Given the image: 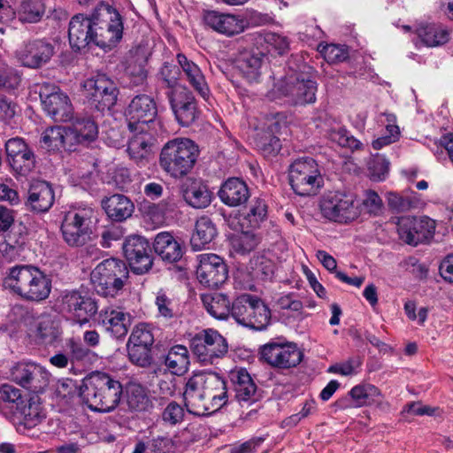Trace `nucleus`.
I'll return each mask as SVG.
<instances>
[{"instance_id": "1", "label": "nucleus", "mask_w": 453, "mask_h": 453, "mask_svg": "<svg viewBox=\"0 0 453 453\" xmlns=\"http://www.w3.org/2000/svg\"><path fill=\"white\" fill-rule=\"evenodd\" d=\"M183 397L189 413L196 416L210 415L227 403L226 383L214 372L195 373L186 383Z\"/></svg>"}, {"instance_id": "2", "label": "nucleus", "mask_w": 453, "mask_h": 453, "mask_svg": "<svg viewBox=\"0 0 453 453\" xmlns=\"http://www.w3.org/2000/svg\"><path fill=\"white\" fill-rule=\"evenodd\" d=\"M123 394L122 384L109 373L93 372L81 384L79 397L91 411L111 412L119 404Z\"/></svg>"}, {"instance_id": "3", "label": "nucleus", "mask_w": 453, "mask_h": 453, "mask_svg": "<svg viewBox=\"0 0 453 453\" xmlns=\"http://www.w3.org/2000/svg\"><path fill=\"white\" fill-rule=\"evenodd\" d=\"M3 286L24 300L40 302L49 297L51 279L36 266L19 265L8 270Z\"/></svg>"}, {"instance_id": "4", "label": "nucleus", "mask_w": 453, "mask_h": 453, "mask_svg": "<svg viewBox=\"0 0 453 453\" xmlns=\"http://www.w3.org/2000/svg\"><path fill=\"white\" fill-rule=\"evenodd\" d=\"M198 156V146L192 140L174 138L163 146L159 165L172 178L180 179L191 172Z\"/></svg>"}, {"instance_id": "5", "label": "nucleus", "mask_w": 453, "mask_h": 453, "mask_svg": "<svg viewBox=\"0 0 453 453\" xmlns=\"http://www.w3.org/2000/svg\"><path fill=\"white\" fill-rule=\"evenodd\" d=\"M121 15L111 5L101 4L94 10V44L111 50L123 36Z\"/></svg>"}, {"instance_id": "6", "label": "nucleus", "mask_w": 453, "mask_h": 453, "mask_svg": "<svg viewBox=\"0 0 453 453\" xmlns=\"http://www.w3.org/2000/svg\"><path fill=\"white\" fill-rule=\"evenodd\" d=\"M231 317L242 326L263 331L271 322V311L259 297L243 294L233 302Z\"/></svg>"}, {"instance_id": "7", "label": "nucleus", "mask_w": 453, "mask_h": 453, "mask_svg": "<svg viewBox=\"0 0 453 453\" xmlns=\"http://www.w3.org/2000/svg\"><path fill=\"white\" fill-rule=\"evenodd\" d=\"M128 277L126 264L116 258H108L99 263L90 274L95 291L104 297H114L123 288Z\"/></svg>"}, {"instance_id": "8", "label": "nucleus", "mask_w": 453, "mask_h": 453, "mask_svg": "<svg viewBox=\"0 0 453 453\" xmlns=\"http://www.w3.org/2000/svg\"><path fill=\"white\" fill-rule=\"evenodd\" d=\"M289 183L301 196L316 195L324 185V179L316 160L310 157L296 159L288 169Z\"/></svg>"}, {"instance_id": "9", "label": "nucleus", "mask_w": 453, "mask_h": 453, "mask_svg": "<svg viewBox=\"0 0 453 453\" xmlns=\"http://www.w3.org/2000/svg\"><path fill=\"white\" fill-rule=\"evenodd\" d=\"M319 206L324 218L339 223L353 221L361 212L355 196L342 191L324 194Z\"/></svg>"}, {"instance_id": "10", "label": "nucleus", "mask_w": 453, "mask_h": 453, "mask_svg": "<svg viewBox=\"0 0 453 453\" xmlns=\"http://www.w3.org/2000/svg\"><path fill=\"white\" fill-rule=\"evenodd\" d=\"M81 88L88 104L99 111L110 110L117 102V87L105 74H97L87 79L81 84Z\"/></svg>"}, {"instance_id": "11", "label": "nucleus", "mask_w": 453, "mask_h": 453, "mask_svg": "<svg viewBox=\"0 0 453 453\" xmlns=\"http://www.w3.org/2000/svg\"><path fill=\"white\" fill-rule=\"evenodd\" d=\"M190 348L201 363L211 365L227 353L228 344L217 330L207 328L192 337Z\"/></svg>"}, {"instance_id": "12", "label": "nucleus", "mask_w": 453, "mask_h": 453, "mask_svg": "<svg viewBox=\"0 0 453 453\" xmlns=\"http://www.w3.org/2000/svg\"><path fill=\"white\" fill-rule=\"evenodd\" d=\"M98 135V126L91 117L79 116L67 124L58 125V140L67 150L84 142H91Z\"/></svg>"}, {"instance_id": "13", "label": "nucleus", "mask_w": 453, "mask_h": 453, "mask_svg": "<svg viewBox=\"0 0 453 453\" xmlns=\"http://www.w3.org/2000/svg\"><path fill=\"white\" fill-rule=\"evenodd\" d=\"M97 310L96 302L79 290H66L61 294L58 312L80 326L88 323L89 318L96 315Z\"/></svg>"}, {"instance_id": "14", "label": "nucleus", "mask_w": 453, "mask_h": 453, "mask_svg": "<svg viewBox=\"0 0 453 453\" xmlns=\"http://www.w3.org/2000/svg\"><path fill=\"white\" fill-rule=\"evenodd\" d=\"M126 115L129 130L143 132L148 128H163L160 120L156 119V104L150 96L139 95L133 98Z\"/></svg>"}, {"instance_id": "15", "label": "nucleus", "mask_w": 453, "mask_h": 453, "mask_svg": "<svg viewBox=\"0 0 453 453\" xmlns=\"http://www.w3.org/2000/svg\"><path fill=\"white\" fill-rule=\"evenodd\" d=\"M94 211L90 208L68 211L63 219L61 231L65 241L71 246L85 243L91 234Z\"/></svg>"}, {"instance_id": "16", "label": "nucleus", "mask_w": 453, "mask_h": 453, "mask_svg": "<svg viewBox=\"0 0 453 453\" xmlns=\"http://www.w3.org/2000/svg\"><path fill=\"white\" fill-rule=\"evenodd\" d=\"M276 88L293 104H312L316 101L317 83L307 75H288Z\"/></svg>"}, {"instance_id": "17", "label": "nucleus", "mask_w": 453, "mask_h": 453, "mask_svg": "<svg viewBox=\"0 0 453 453\" xmlns=\"http://www.w3.org/2000/svg\"><path fill=\"white\" fill-rule=\"evenodd\" d=\"M436 224L427 216H405L398 219L397 232L405 243L417 246L434 236Z\"/></svg>"}, {"instance_id": "18", "label": "nucleus", "mask_w": 453, "mask_h": 453, "mask_svg": "<svg viewBox=\"0 0 453 453\" xmlns=\"http://www.w3.org/2000/svg\"><path fill=\"white\" fill-rule=\"evenodd\" d=\"M154 343V335L150 325L140 323L136 325L128 339L127 351L132 363L145 367L151 361V347Z\"/></svg>"}, {"instance_id": "19", "label": "nucleus", "mask_w": 453, "mask_h": 453, "mask_svg": "<svg viewBox=\"0 0 453 453\" xmlns=\"http://www.w3.org/2000/svg\"><path fill=\"white\" fill-rule=\"evenodd\" d=\"M12 380L31 393H42L50 383V372L35 363H19L11 372Z\"/></svg>"}, {"instance_id": "20", "label": "nucleus", "mask_w": 453, "mask_h": 453, "mask_svg": "<svg viewBox=\"0 0 453 453\" xmlns=\"http://www.w3.org/2000/svg\"><path fill=\"white\" fill-rule=\"evenodd\" d=\"M203 20L205 26L214 32L228 37L242 33L250 25L244 14L222 12L216 10L204 11Z\"/></svg>"}, {"instance_id": "21", "label": "nucleus", "mask_w": 453, "mask_h": 453, "mask_svg": "<svg viewBox=\"0 0 453 453\" xmlns=\"http://www.w3.org/2000/svg\"><path fill=\"white\" fill-rule=\"evenodd\" d=\"M5 151L9 165L16 174L27 176L35 168V154L23 138L7 140Z\"/></svg>"}, {"instance_id": "22", "label": "nucleus", "mask_w": 453, "mask_h": 453, "mask_svg": "<svg viewBox=\"0 0 453 453\" xmlns=\"http://www.w3.org/2000/svg\"><path fill=\"white\" fill-rule=\"evenodd\" d=\"M261 357L270 365L277 368H290L299 365L303 358L296 344L269 342L261 349Z\"/></svg>"}, {"instance_id": "23", "label": "nucleus", "mask_w": 453, "mask_h": 453, "mask_svg": "<svg viewBox=\"0 0 453 453\" xmlns=\"http://www.w3.org/2000/svg\"><path fill=\"white\" fill-rule=\"evenodd\" d=\"M123 252L134 273L143 274L151 269V250L143 237L134 235L127 238L123 243Z\"/></svg>"}, {"instance_id": "24", "label": "nucleus", "mask_w": 453, "mask_h": 453, "mask_svg": "<svg viewBox=\"0 0 453 453\" xmlns=\"http://www.w3.org/2000/svg\"><path fill=\"white\" fill-rule=\"evenodd\" d=\"M196 268V278L204 287L219 288L227 279V268L223 259L216 254H201Z\"/></svg>"}, {"instance_id": "25", "label": "nucleus", "mask_w": 453, "mask_h": 453, "mask_svg": "<svg viewBox=\"0 0 453 453\" xmlns=\"http://www.w3.org/2000/svg\"><path fill=\"white\" fill-rule=\"evenodd\" d=\"M96 313L97 325L112 337L120 339L127 334L131 326V315L122 307L111 304Z\"/></svg>"}, {"instance_id": "26", "label": "nucleus", "mask_w": 453, "mask_h": 453, "mask_svg": "<svg viewBox=\"0 0 453 453\" xmlns=\"http://www.w3.org/2000/svg\"><path fill=\"white\" fill-rule=\"evenodd\" d=\"M22 325L30 338H33L38 344L50 345L57 339V320L56 317L45 314L39 319L27 312L22 317Z\"/></svg>"}, {"instance_id": "27", "label": "nucleus", "mask_w": 453, "mask_h": 453, "mask_svg": "<svg viewBox=\"0 0 453 453\" xmlns=\"http://www.w3.org/2000/svg\"><path fill=\"white\" fill-rule=\"evenodd\" d=\"M133 136L130 138L127 145V152L132 160L138 165H145L152 154V147L156 136L162 132V128H148L143 132L130 130Z\"/></svg>"}, {"instance_id": "28", "label": "nucleus", "mask_w": 453, "mask_h": 453, "mask_svg": "<svg viewBox=\"0 0 453 453\" xmlns=\"http://www.w3.org/2000/svg\"><path fill=\"white\" fill-rule=\"evenodd\" d=\"M94 12L88 17L79 13L74 15L68 28V37L71 47L79 50L90 43L94 44Z\"/></svg>"}, {"instance_id": "29", "label": "nucleus", "mask_w": 453, "mask_h": 453, "mask_svg": "<svg viewBox=\"0 0 453 453\" xmlns=\"http://www.w3.org/2000/svg\"><path fill=\"white\" fill-rule=\"evenodd\" d=\"M54 53V48L42 41L25 43L16 50L18 61L28 68H39L47 63Z\"/></svg>"}, {"instance_id": "30", "label": "nucleus", "mask_w": 453, "mask_h": 453, "mask_svg": "<svg viewBox=\"0 0 453 453\" xmlns=\"http://www.w3.org/2000/svg\"><path fill=\"white\" fill-rule=\"evenodd\" d=\"M27 195L26 205L34 211H48L54 203V189L45 180H34L29 186Z\"/></svg>"}, {"instance_id": "31", "label": "nucleus", "mask_w": 453, "mask_h": 453, "mask_svg": "<svg viewBox=\"0 0 453 453\" xmlns=\"http://www.w3.org/2000/svg\"><path fill=\"white\" fill-rule=\"evenodd\" d=\"M230 380L234 385L235 397L239 403L248 406L257 401V386L247 370L238 368L230 372Z\"/></svg>"}, {"instance_id": "32", "label": "nucleus", "mask_w": 453, "mask_h": 453, "mask_svg": "<svg viewBox=\"0 0 453 453\" xmlns=\"http://www.w3.org/2000/svg\"><path fill=\"white\" fill-rule=\"evenodd\" d=\"M177 62L180 66L186 81L202 97L206 98L210 88L201 68L183 53H178Z\"/></svg>"}, {"instance_id": "33", "label": "nucleus", "mask_w": 453, "mask_h": 453, "mask_svg": "<svg viewBox=\"0 0 453 453\" xmlns=\"http://www.w3.org/2000/svg\"><path fill=\"white\" fill-rule=\"evenodd\" d=\"M170 103L178 122L183 127H188L197 118V107L194 96L184 92L178 97L170 96Z\"/></svg>"}, {"instance_id": "34", "label": "nucleus", "mask_w": 453, "mask_h": 453, "mask_svg": "<svg viewBox=\"0 0 453 453\" xmlns=\"http://www.w3.org/2000/svg\"><path fill=\"white\" fill-rule=\"evenodd\" d=\"M155 252L165 261L173 263L180 260L183 255V247L173 234L161 232L155 237L153 243Z\"/></svg>"}, {"instance_id": "35", "label": "nucleus", "mask_w": 453, "mask_h": 453, "mask_svg": "<svg viewBox=\"0 0 453 453\" xmlns=\"http://www.w3.org/2000/svg\"><path fill=\"white\" fill-rule=\"evenodd\" d=\"M182 194L185 201L196 209L206 208L211 202V193L201 180H187Z\"/></svg>"}, {"instance_id": "36", "label": "nucleus", "mask_w": 453, "mask_h": 453, "mask_svg": "<svg viewBox=\"0 0 453 453\" xmlns=\"http://www.w3.org/2000/svg\"><path fill=\"white\" fill-rule=\"evenodd\" d=\"M249 196L246 183L238 178L226 180L219 191L221 202L228 206H238L244 203Z\"/></svg>"}, {"instance_id": "37", "label": "nucleus", "mask_w": 453, "mask_h": 453, "mask_svg": "<svg viewBox=\"0 0 453 453\" xmlns=\"http://www.w3.org/2000/svg\"><path fill=\"white\" fill-rule=\"evenodd\" d=\"M17 414L19 415L17 417L19 419L16 423L17 430L22 433L27 429L36 426L45 418V413L41 403L38 402V399L35 400V397H31L27 405L20 407V409L16 411V415Z\"/></svg>"}, {"instance_id": "38", "label": "nucleus", "mask_w": 453, "mask_h": 453, "mask_svg": "<svg viewBox=\"0 0 453 453\" xmlns=\"http://www.w3.org/2000/svg\"><path fill=\"white\" fill-rule=\"evenodd\" d=\"M355 407L380 406L383 395L379 388L370 383L354 386L349 392Z\"/></svg>"}, {"instance_id": "39", "label": "nucleus", "mask_w": 453, "mask_h": 453, "mask_svg": "<svg viewBox=\"0 0 453 453\" xmlns=\"http://www.w3.org/2000/svg\"><path fill=\"white\" fill-rule=\"evenodd\" d=\"M102 206L107 216L115 221H123L134 211V203L124 195H113L102 201Z\"/></svg>"}, {"instance_id": "40", "label": "nucleus", "mask_w": 453, "mask_h": 453, "mask_svg": "<svg viewBox=\"0 0 453 453\" xmlns=\"http://www.w3.org/2000/svg\"><path fill=\"white\" fill-rule=\"evenodd\" d=\"M217 235V228L211 219L206 216L200 217L195 226V232L190 239V245L194 250H201L211 242Z\"/></svg>"}, {"instance_id": "41", "label": "nucleus", "mask_w": 453, "mask_h": 453, "mask_svg": "<svg viewBox=\"0 0 453 453\" xmlns=\"http://www.w3.org/2000/svg\"><path fill=\"white\" fill-rule=\"evenodd\" d=\"M21 390L11 384L0 387V411L8 418L16 416V411L23 405Z\"/></svg>"}, {"instance_id": "42", "label": "nucleus", "mask_w": 453, "mask_h": 453, "mask_svg": "<svg viewBox=\"0 0 453 453\" xmlns=\"http://www.w3.org/2000/svg\"><path fill=\"white\" fill-rule=\"evenodd\" d=\"M264 55L261 52H243L236 60V67L250 81H257L261 75Z\"/></svg>"}, {"instance_id": "43", "label": "nucleus", "mask_w": 453, "mask_h": 453, "mask_svg": "<svg viewBox=\"0 0 453 453\" xmlns=\"http://www.w3.org/2000/svg\"><path fill=\"white\" fill-rule=\"evenodd\" d=\"M202 300L206 311L213 318L225 320L231 316V303L226 295L221 293L203 295Z\"/></svg>"}, {"instance_id": "44", "label": "nucleus", "mask_w": 453, "mask_h": 453, "mask_svg": "<svg viewBox=\"0 0 453 453\" xmlns=\"http://www.w3.org/2000/svg\"><path fill=\"white\" fill-rule=\"evenodd\" d=\"M22 225L13 226L4 236V242L0 244V251L11 258L19 256L27 242V233Z\"/></svg>"}, {"instance_id": "45", "label": "nucleus", "mask_w": 453, "mask_h": 453, "mask_svg": "<svg viewBox=\"0 0 453 453\" xmlns=\"http://www.w3.org/2000/svg\"><path fill=\"white\" fill-rule=\"evenodd\" d=\"M165 364L173 374L179 376L184 374L190 364L188 349L183 345L172 347L165 357Z\"/></svg>"}, {"instance_id": "46", "label": "nucleus", "mask_w": 453, "mask_h": 453, "mask_svg": "<svg viewBox=\"0 0 453 453\" xmlns=\"http://www.w3.org/2000/svg\"><path fill=\"white\" fill-rule=\"evenodd\" d=\"M417 35L423 43L428 47L444 44L449 38L448 30L436 24L420 25L417 28Z\"/></svg>"}, {"instance_id": "47", "label": "nucleus", "mask_w": 453, "mask_h": 453, "mask_svg": "<svg viewBox=\"0 0 453 453\" xmlns=\"http://www.w3.org/2000/svg\"><path fill=\"white\" fill-rule=\"evenodd\" d=\"M157 316L165 320L177 319L179 316V304L173 295L164 289H159L155 297Z\"/></svg>"}, {"instance_id": "48", "label": "nucleus", "mask_w": 453, "mask_h": 453, "mask_svg": "<svg viewBox=\"0 0 453 453\" xmlns=\"http://www.w3.org/2000/svg\"><path fill=\"white\" fill-rule=\"evenodd\" d=\"M133 453H174L173 441L167 436H157L146 441H139Z\"/></svg>"}, {"instance_id": "49", "label": "nucleus", "mask_w": 453, "mask_h": 453, "mask_svg": "<svg viewBox=\"0 0 453 453\" xmlns=\"http://www.w3.org/2000/svg\"><path fill=\"white\" fill-rule=\"evenodd\" d=\"M127 402L129 409L134 411H146L152 406L145 388L131 383L127 388Z\"/></svg>"}, {"instance_id": "50", "label": "nucleus", "mask_w": 453, "mask_h": 453, "mask_svg": "<svg viewBox=\"0 0 453 453\" xmlns=\"http://www.w3.org/2000/svg\"><path fill=\"white\" fill-rule=\"evenodd\" d=\"M45 13L44 4L40 0H25L19 10V19L23 23L39 22Z\"/></svg>"}, {"instance_id": "51", "label": "nucleus", "mask_w": 453, "mask_h": 453, "mask_svg": "<svg viewBox=\"0 0 453 453\" xmlns=\"http://www.w3.org/2000/svg\"><path fill=\"white\" fill-rule=\"evenodd\" d=\"M267 216V206L265 203L257 199L254 201L249 210V212L243 218L242 226L247 228L255 229L259 227L260 224L266 219Z\"/></svg>"}, {"instance_id": "52", "label": "nucleus", "mask_w": 453, "mask_h": 453, "mask_svg": "<svg viewBox=\"0 0 453 453\" xmlns=\"http://www.w3.org/2000/svg\"><path fill=\"white\" fill-rule=\"evenodd\" d=\"M386 118V134L372 142L374 150H380L386 145L396 142L400 135L399 127L395 124L396 117L392 113H384Z\"/></svg>"}, {"instance_id": "53", "label": "nucleus", "mask_w": 453, "mask_h": 453, "mask_svg": "<svg viewBox=\"0 0 453 453\" xmlns=\"http://www.w3.org/2000/svg\"><path fill=\"white\" fill-rule=\"evenodd\" d=\"M40 99L43 111L50 117L57 114V91L53 85L44 83L40 89Z\"/></svg>"}, {"instance_id": "54", "label": "nucleus", "mask_w": 453, "mask_h": 453, "mask_svg": "<svg viewBox=\"0 0 453 453\" xmlns=\"http://www.w3.org/2000/svg\"><path fill=\"white\" fill-rule=\"evenodd\" d=\"M56 128V126H50L41 134L38 150L42 155L51 156L57 153V136L54 135Z\"/></svg>"}, {"instance_id": "55", "label": "nucleus", "mask_w": 453, "mask_h": 453, "mask_svg": "<svg viewBox=\"0 0 453 453\" xmlns=\"http://www.w3.org/2000/svg\"><path fill=\"white\" fill-rule=\"evenodd\" d=\"M369 173L372 180L380 181L386 179L389 171V161L383 156L377 155L369 162Z\"/></svg>"}, {"instance_id": "56", "label": "nucleus", "mask_w": 453, "mask_h": 453, "mask_svg": "<svg viewBox=\"0 0 453 453\" xmlns=\"http://www.w3.org/2000/svg\"><path fill=\"white\" fill-rule=\"evenodd\" d=\"M261 40L266 44L268 52L272 50L283 54L288 48L287 37L273 32H264L260 35Z\"/></svg>"}, {"instance_id": "57", "label": "nucleus", "mask_w": 453, "mask_h": 453, "mask_svg": "<svg viewBox=\"0 0 453 453\" xmlns=\"http://www.w3.org/2000/svg\"><path fill=\"white\" fill-rule=\"evenodd\" d=\"M319 52L328 63L342 62L348 58V50L343 45H319Z\"/></svg>"}, {"instance_id": "58", "label": "nucleus", "mask_w": 453, "mask_h": 453, "mask_svg": "<svg viewBox=\"0 0 453 453\" xmlns=\"http://www.w3.org/2000/svg\"><path fill=\"white\" fill-rule=\"evenodd\" d=\"M20 81L21 78L16 70L0 65V89L14 90L19 86Z\"/></svg>"}, {"instance_id": "59", "label": "nucleus", "mask_w": 453, "mask_h": 453, "mask_svg": "<svg viewBox=\"0 0 453 453\" xmlns=\"http://www.w3.org/2000/svg\"><path fill=\"white\" fill-rule=\"evenodd\" d=\"M79 386L77 382L72 379L62 380L60 387H58V405L60 402H65L67 405L71 404L72 401L79 396Z\"/></svg>"}, {"instance_id": "60", "label": "nucleus", "mask_w": 453, "mask_h": 453, "mask_svg": "<svg viewBox=\"0 0 453 453\" xmlns=\"http://www.w3.org/2000/svg\"><path fill=\"white\" fill-rule=\"evenodd\" d=\"M185 411L183 407L176 402L169 403L161 413L164 423L169 426H175L183 421Z\"/></svg>"}, {"instance_id": "61", "label": "nucleus", "mask_w": 453, "mask_h": 453, "mask_svg": "<svg viewBox=\"0 0 453 453\" xmlns=\"http://www.w3.org/2000/svg\"><path fill=\"white\" fill-rule=\"evenodd\" d=\"M361 362L358 358H349L346 361L330 365L327 372L342 376H352L358 373Z\"/></svg>"}, {"instance_id": "62", "label": "nucleus", "mask_w": 453, "mask_h": 453, "mask_svg": "<svg viewBox=\"0 0 453 453\" xmlns=\"http://www.w3.org/2000/svg\"><path fill=\"white\" fill-rule=\"evenodd\" d=\"M256 146L266 157L277 155L281 149L280 140L270 134L259 138L256 142Z\"/></svg>"}, {"instance_id": "63", "label": "nucleus", "mask_w": 453, "mask_h": 453, "mask_svg": "<svg viewBox=\"0 0 453 453\" xmlns=\"http://www.w3.org/2000/svg\"><path fill=\"white\" fill-rule=\"evenodd\" d=\"M259 239L250 230H242L241 234L234 241V246L237 251L248 253L253 250L258 244Z\"/></svg>"}, {"instance_id": "64", "label": "nucleus", "mask_w": 453, "mask_h": 453, "mask_svg": "<svg viewBox=\"0 0 453 453\" xmlns=\"http://www.w3.org/2000/svg\"><path fill=\"white\" fill-rule=\"evenodd\" d=\"M180 69L178 66L165 63L158 73L159 80L169 88H174L179 84Z\"/></svg>"}]
</instances>
